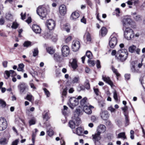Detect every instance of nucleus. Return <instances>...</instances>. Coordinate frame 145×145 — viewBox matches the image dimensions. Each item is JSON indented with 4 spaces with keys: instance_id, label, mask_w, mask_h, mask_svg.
<instances>
[{
    "instance_id": "6ab92c4d",
    "label": "nucleus",
    "mask_w": 145,
    "mask_h": 145,
    "mask_svg": "<svg viewBox=\"0 0 145 145\" xmlns=\"http://www.w3.org/2000/svg\"><path fill=\"white\" fill-rule=\"evenodd\" d=\"M70 63H71V67L73 69H76L78 67L77 60L76 59H72L71 60Z\"/></svg>"
},
{
    "instance_id": "72a5a7b5",
    "label": "nucleus",
    "mask_w": 145,
    "mask_h": 145,
    "mask_svg": "<svg viewBox=\"0 0 145 145\" xmlns=\"http://www.w3.org/2000/svg\"><path fill=\"white\" fill-rule=\"evenodd\" d=\"M86 55L89 59H91L92 58V54L90 51L87 52L86 53Z\"/></svg>"
},
{
    "instance_id": "e433bc0d",
    "label": "nucleus",
    "mask_w": 145,
    "mask_h": 145,
    "mask_svg": "<svg viewBox=\"0 0 145 145\" xmlns=\"http://www.w3.org/2000/svg\"><path fill=\"white\" fill-rule=\"evenodd\" d=\"M12 15L10 13L8 12L6 14V18L8 20H10L12 18Z\"/></svg>"
},
{
    "instance_id": "6e6552de",
    "label": "nucleus",
    "mask_w": 145,
    "mask_h": 145,
    "mask_svg": "<svg viewBox=\"0 0 145 145\" xmlns=\"http://www.w3.org/2000/svg\"><path fill=\"white\" fill-rule=\"evenodd\" d=\"M80 44L78 41L74 40L73 41L72 43V49L74 52L77 51L80 47Z\"/></svg>"
},
{
    "instance_id": "cd10ccee",
    "label": "nucleus",
    "mask_w": 145,
    "mask_h": 145,
    "mask_svg": "<svg viewBox=\"0 0 145 145\" xmlns=\"http://www.w3.org/2000/svg\"><path fill=\"white\" fill-rule=\"evenodd\" d=\"M84 38H86L88 41H90L91 40V38L90 35L88 32H86L84 36Z\"/></svg>"
},
{
    "instance_id": "79ce46f5",
    "label": "nucleus",
    "mask_w": 145,
    "mask_h": 145,
    "mask_svg": "<svg viewBox=\"0 0 145 145\" xmlns=\"http://www.w3.org/2000/svg\"><path fill=\"white\" fill-rule=\"evenodd\" d=\"M131 70L132 72H138V69H136L134 65H132L131 67Z\"/></svg>"
},
{
    "instance_id": "13d9d810",
    "label": "nucleus",
    "mask_w": 145,
    "mask_h": 145,
    "mask_svg": "<svg viewBox=\"0 0 145 145\" xmlns=\"http://www.w3.org/2000/svg\"><path fill=\"white\" fill-rule=\"evenodd\" d=\"M21 19L22 20H24L25 19V17L26 16L25 13L23 14V12H22L21 14Z\"/></svg>"
},
{
    "instance_id": "a18cd8bd",
    "label": "nucleus",
    "mask_w": 145,
    "mask_h": 145,
    "mask_svg": "<svg viewBox=\"0 0 145 145\" xmlns=\"http://www.w3.org/2000/svg\"><path fill=\"white\" fill-rule=\"evenodd\" d=\"M72 39V37L71 36H69L65 39V42L66 43H67L71 41Z\"/></svg>"
},
{
    "instance_id": "864d4df0",
    "label": "nucleus",
    "mask_w": 145,
    "mask_h": 145,
    "mask_svg": "<svg viewBox=\"0 0 145 145\" xmlns=\"http://www.w3.org/2000/svg\"><path fill=\"white\" fill-rule=\"evenodd\" d=\"M0 104H1L2 106L3 107L6 106L5 102L1 99H0Z\"/></svg>"
},
{
    "instance_id": "f8f14e48",
    "label": "nucleus",
    "mask_w": 145,
    "mask_h": 145,
    "mask_svg": "<svg viewBox=\"0 0 145 145\" xmlns=\"http://www.w3.org/2000/svg\"><path fill=\"white\" fill-rule=\"evenodd\" d=\"M106 130V127L105 126L101 124L97 127V132L100 133H104Z\"/></svg>"
},
{
    "instance_id": "dca6fc26",
    "label": "nucleus",
    "mask_w": 145,
    "mask_h": 145,
    "mask_svg": "<svg viewBox=\"0 0 145 145\" xmlns=\"http://www.w3.org/2000/svg\"><path fill=\"white\" fill-rule=\"evenodd\" d=\"M84 130L83 128L81 127H78L75 130H73V132L78 135H81L82 134Z\"/></svg>"
},
{
    "instance_id": "9d476101",
    "label": "nucleus",
    "mask_w": 145,
    "mask_h": 145,
    "mask_svg": "<svg viewBox=\"0 0 145 145\" xmlns=\"http://www.w3.org/2000/svg\"><path fill=\"white\" fill-rule=\"evenodd\" d=\"M62 54L64 57L67 56L69 53V49L67 46L64 45L62 48Z\"/></svg>"
},
{
    "instance_id": "a878e982",
    "label": "nucleus",
    "mask_w": 145,
    "mask_h": 145,
    "mask_svg": "<svg viewBox=\"0 0 145 145\" xmlns=\"http://www.w3.org/2000/svg\"><path fill=\"white\" fill-rule=\"evenodd\" d=\"M136 46L133 45H132L129 47L128 48L129 51L131 53H133L136 50Z\"/></svg>"
},
{
    "instance_id": "2eb2a0df",
    "label": "nucleus",
    "mask_w": 145,
    "mask_h": 145,
    "mask_svg": "<svg viewBox=\"0 0 145 145\" xmlns=\"http://www.w3.org/2000/svg\"><path fill=\"white\" fill-rule=\"evenodd\" d=\"M32 30L36 34L40 33L41 29L40 27L37 25L34 24L32 26Z\"/></svg>"
},
{
    "instance_id": "774afa93",
    "label": "nucleus",
    "mask_w": 145,
    "mask_h": 145,
    "mask_svg": "<svg viewBox=\"0 0 145 145\" xmlns=\"http://www.w3.org/2000/svg\"><path fill=\"white\" fill-rule=\"evenodd\" d=\"M116 51L115 50H113L111 52V55L112 56H116L117 53L116 54Z\"/></svg>"
},
{
    "instance_id": "0eeeda50",
    "label": "nucleus",
    "mask_w": 145,
    "mask_h": 145,
    "mask_svg": "<svg viewBox=\"0 0 145 145\" xmlns=\"http://www.w3.org/2000/svg\"><path fill=\"white\" fill-rule=\"evenodd\" d=\"M7 126L6 120L3 118L0 119V130L3 131L7 127Z\"/></svg>"
},
{
    "instance_id": "f3484780",
    "label": "nucleus",
    "mask_w": 145,
    "mask_h": 145,
    "mask_svg": "<svg viewBox=\"0 0 145 145\" xmlns=\"http://www.w3.org/2000/svg\"><path fill=\"white\" fill-rule=\"evenodd\" d=\"M59 12L62 15H64L66 12V8L64 5H61L59 7Z\"/></svg>"
},
{
    "instance_id": "2f4dec72",
    "label": "nucleus",
    "mask_w": 145,
    "mask_h": 145,
    "mask_svg": "<svg viewBox=\"0 0 145 145\" xmlns=\"http://www.w3.org/2000/svg\"><path fill=\"white\" fill-rule=\"evenodd\" d=\"M69 126L71 129H74L75 127V124L73 121H70L69 122Z\"/></svg>"
},
{
    "instance_id": "c756f323",
    "label": "nucleus",
    "mask_w": 145,
    "mask_h": 145,
    "mask_svg": "<svg viewBox=\"0 0 145 145\" xmlns=\"http://www.w3.org/2000/svg\"><path fill=\"white\" fill-rule=\"evenodd\" d=\"M47 133L48 135L50 136H51L53 135L54 133L53 131L47 127Z\"/></svg>"
},
{
    "instance_id": "f03ea898",
    "label": "nucleus",
    "mask_w": 145,
    "mask_h": 145,
    "mask_svg": "<svg viewBox=\"0 0 145 145\" xmlns=\"http://www.w3.org/2000/svg\"><path fill=\"white\" fill-rule=\"evenodd\" d=\"M118 36L115 33H113L110 36L109 39V44L110 47L114 48L116 45L117 42Z\"/></svg>"
},
{
    "instance_id": "20e7f679",
    "label": "nucleus",
    "mask_w": 145,
    "mask_h": 145,
    "mask_svg": "<svg viewBox=\"0 0 145 145\" xmlns=\"http://www.w3.org/2000/svg\"><path fill=\"white\" fill-rule=\"evenodd\" d=\"M82 97L79 96L77 98L74 97L71 98L69 100L68 104L69 107L71 108H73L75 106L77 105L78 104V100L81 99Z\"/></svg>"
},
{
    "instance_id": "aec40b11",
    "label": "nucleus",
    "mask_w": 145,
    "mask_h": 145,
    "mask_svg": "<svg viewBox=\"0 0 145 145\" xmlns=\"http://www.w3.org/2000/svg\"><path fill=\"white\" fill-rule=\"evenodd\" d=\"M100 134V133L97 132L96 133L92 135L93 140L95 142L98 141L100 140L101 138Z\"/></svg>"
},
{
    "instance_id": "338daca9",
    "label": "nucleus",
    "mask_w": 145,
    "mask_h": 145,
    "mask_svg": "<svg viewBox=\"0 0 145 145\" xmlns=\"http://www.w3.org/2000/svg\"><path fill=\"white\" fill-rule=\"evenodd\" d=\"M133 4H134L135 5H136L139 3V1L138 0H133Z\"/></svg>"
},
{
    "instance_id": "4c0bfd02",
    "label": "nucleus",
    "mask_w": 145,
    "mask_h": 145,
    "mask_svg": "<svg viewBox=\"0 0 145 145\" xmlns=\"http://www.w3.org/2000/svg\"><path fill=\"white\" fill-rule=\"evenodd\" d=\"M47 52L50 54H52L54 53V50L51 47H49L47 48Z\"/></svg>"
},
{
    "instance_id": "7ed1b4c3",
    "label": "nucleus",
    "mask_w": 145,
    "mask_h": 145,
    "mask_svg": "<svg viewBox=\"0 0 145 145\" xmlns=\"http://www.w3.org/2000/svg\"><path fill=\"white\" fill-rule=\"evenodd\" d=\"M124 37L127 40H131L134 37V31L130 28H126L124 32Z\"/></svg>"
},
{
    "instance_id": "69168bd1",
    "label": "nucleus",
    "mask_w": 145,
    "mask_h": 145,
    "mask_svg": "<svg viewBox=\"0 0 145 145\" xmlns=\"http://www.w3.org/2000/svg\"><path fill=\"white\" fill-rule=\"evenodd\" d=\"M35 135L33 133L32 136V141L33 144H34L35 143Z\"/></svg>"
},
{
    "instance_id": "37998d69",
    "label": "nucleus",
    "mask_w": 145,
    "mask_h": 145,
    "mask_svg": "<svg viewBox=\"0 0 145 145\" xmlns=\"http://www.w3.org/2000/svg\"><path fill=\"white\" fill-rule=\"evenodd\" d=\"M36 120L34 118L31 119L29 121V123L30 125H34L35 124Z\"/></svg>"
},
{
    "instance_id": "473e14b6",
    "label": "nucleus",
    "mask_w": 145,
    "mask_h": 145,
    "mask_svg": "<svg viewBox=\"0 0 145 145\" xmlns=\"http://www.w3.org/2000/svg\"><path fill=\"white\" fill-rule=\"evenodd\" d=\"M112 69L113 72L115 74L117 77L120 76V74L118 72L117 69H115L113 66H112Z\"/></svg>"
},
{
    "instance_id": "052dcab7",
    "label": "nucleus",
    "mask_w": 145,
    "mask_h": 145,
    "mask_svg": "<svg viewBox=\"0 0 145 145\" xmlns=\"http://www.w3.org/2000/svg\"><path fill=\"white\" fill-rule=\"evenodd\" d=\"M35 110V108L34 107H32L30 109V110H26V112L27 113L28 112H29V111H31V112Z\"/></svg>"
},
{
    "instance_id": "c85d7f7f",
    "label": "nucleus",
    "mask_w": 145,
    "mask_h": 145,
    "mask_svg": "<svg viewBox=\"0 0 145 145\" xmlns=\"http://www.w3.org/2000/svg\"><path fill=\"white\" fill-rule=\"evenodd\" d=\"M26 99L30 102H32L34 100V98L32 95L31 94H27L26 97L25 98Z\"/></svg>"
},
{
    "instance_id": "412c9836",
    "label": "nucleus",
    "mask_w": 145,
    "mask_h": 145,
    "mask_svg": "<svg viewBox=\"0 0 145 145\" xmlns=\"http://www.w3.org/2000/svg\"><path fill=\"white\" fill-rule=\"evenodd\" d=\"M79 16L78 13L77 12H73L71 15V18L73 20H75L78 18Z\"/></svg>"
},
{
    "instance_id": "8fccbe9b",
    "label": "nucleus",
    "mask_w": 145,
    "mask_h": 145,
    "mask_svg": "<svg viewBox=\"0 0 145 145\" xmlns=\"http://www.w3.org/2000/svg\"><path fill=\"white\" fill-rule=\"evenodd\" d=\"M18 24L16 22H13L11 27L12 28L16 29L18 26Z\"/></svg>"
},
{
    "instance_id": "39448f33",
    "label": "nucleus",
    "mask_w": 145,
    "mask_h": 145,
    "mask_svg": "<svg viewBox=\"0 0 145 145\" xmlns=\"http://www.w3.org/2000/svg\"><path fill=\"white\" fill-rule=\"evenodd\" d=\"M37 14L39 16L42 18L45 17L47 14V10L43 6H39L37 9Z\"/></svg>"
},
{
    "instance_id": "c03bdc74",
    "label": "nucleus",
    "mask_w": 145,
    "mask_h": 145,
    "mask_svg": "<svg viewBox=\"0 0 145 145\" xmlns=\"http://www.w3.org/2000/svg\"><path fill=\"white\" fill-rule=\"evenodd\" d=\"M88 62L89 66H93L95 65V63L94 61L89 60Z\"/></svg>"
},
{
    "instance_id": "f257e3e1",
    "label": "nucleus",
    "mask_w": 145,
    "mask_h": 145,
    "mask_svg": "<svg viewBox=\"0 0 145 145\" xmlns=\"http://www.w3.org/2000/svg\"><path fill=\"white\" fill-rule=\"evenodd\" d=\"M128 52L126 49H121L119 50L116 56V58L121 62L125 60L127 57Z\"/></svg>"
},
{
    "instance_id": "a211bd4d",
    "label": "nucleus",
    "mask_w": 145,
    "mask_h": 145,
    "mask_svg": "<svg viewBox=\"0 0 145 145\" xmlns=\"http://www.w3.org/2000/svg\"><path fill=\"white\" fill-rule=\"evenodd\" d=\"M131 21V20L129 18H124L122 21L123 26L124 27H126L129 24H130Z\"/></svg>"
},
{
    "instance_id": "5701e85b",
    "label": "nucleus",
    "mask_w": 145,
    "mask_h": 145,
    "mask_svg": "<svg viewBox=\"0 0 145 145\" xmlns=\"http://www.w3.org/2000/svg\"><path fill=\"white\" fill-rule=\"evenodd\" d=\"M87 98L85 97L83 98L80 101V104L81 105L84 107L88 105V102L87 101Z\"/></svg>"
},
{
    "instance_id": "7c9ffc66",
    "label": "nucleus",
    "mask_w": 145,
    "mask_h": 145,
    "mask_svg": "<svg viewBox=\"0 0 145 145\" xmlns=\"http://www.w3.org/2000/svg\"><path fill=\"white\" fill-rule=\"evenodd\" d=\"M24 67V65L23 64L21 63L19 65L18 67L17 70L18 71H21L22 72H24L23 68Z\"/></svg>"
},
{
    "instance_id": "393cba45",
    "label": "nucleus",
    "mask_w": 145,
    "mask_h": 145,
    "mask_svg": "<svg viewBox=\"0 0 145 145\" xmlns=\"http://www.w3.org/2000/svg\"><path fill=\"white\" fill-rule=\"evenodd\" d=\"M18 87L22 92H23L25 89V84L22 83L18 86Z\"/></svg>"
},
{
    "instance_id": "0e129e2a",
    "label": "nucleus",
    "mask_w": 145,
    "mask_h": 145,
    "mask_svg": "<svg viewBox=\"0 0 145 145\" xmlns=\"http://www.w3.org/2000/svg\"><path fill=\"white\" fill-rule=\"evenodd\" d=\"M76 114L79 115L80 114H81V110L79 108H78L76 109Z\"/></svg>"
},
{
    "instance_id": "58836bf2",
    "label": "nucleus",
    "mask_w": 145,
    "mask_h": 145,
    "mask_svg": "<svg viewBox=\"0 0 145 145\" xmlns=\"http://www.w3.org/2000/svg\"><path fill=\"white\" fill-rule=\"evenodd\" d=\"M33 56L34 57H35L37 56L39 53V51L37 48H35L34 49V51L33 52Z\"/></svg>"
},
{
    "instance_id": "3c124183",
    "label": "nucleus",
    "mask_w": 145,
    "mask_h": 145,
    "mask_svg": "<svg viewBox=\"0 0 145 145\" xmlns=\"http://www.w3.org/2000/svg\"><path fill=\"white\" fill-rule=\"evenodd\" d=\"M108 110L110 111L111 112H115L116 110L115 109L113 108V107H112V106H110L108 108Z\"/></svg>"
},
{
    "instance_id": "4be33fe9",
    "label": "nucleus",
    "mask_w": 145,
    "mask_h": 145,
    "mask_svg": "<svg viewBox=\"0 0 145 145\" xmlns=\"http://www.w3.org/2000/svg\"><path fill=\"white\" fill-rule=\"evenodd\" d=\"M107 32V30L106 28L105 27H103L100 31V34L102 36H104L106 34Z\"/></svg>"
},
{
    "instance_id": "4d7b16f0",
    "label": "nucleus",
    "mask_w": 145,
    "mask_h": 145,
    "mask_svg": "<svg viewBox=\"0 0 145 145\" xmlns=\"http://www.w3.org/2000/svg\"><path fill=\"white\" fill-rule=\"evenodd\" d=\"M93 90L95 93L96 95H99V91L98 89L94 88Z\"/></svg>"
},
{
    "instance_id": "c9c22d12",
    "label": "nucleus",
    "mask_w": 145,
    "mask_h": 145,
    "mask_svg": "<svg viewBox=\"0 0 145 145\" xmlns=\"http://www.w3.org/2000/svg\"><path fill=\"white\" fill-rule=\"evenodd\" d=\"M124 116L125 117V123L126 126L128 125L129 123V120L128 119V116L127 114H124Z\"/></svg>"
},
{
    "instance_id": "49530a36",
    "label": "nucleus",
    "mask_w": 145,
    "mask_h": 145,
    "mask_svg": "<svg viewBox=\"0 0 145 145\" xmlns=\"http://www.w3.org/2000/svg\"><path fill=\"white\" fill-rule=\"evenodd\" d=\"M113 97L115 100H118L117 94L116 90H114L113 92Z\"/></svg>"
},
{
    "instance_id": "9b49d317",
    "label": "nucleus",
    "mask_w": 145,
    "mask_h": 145,
    "mask_svg": "<svg viewBox=\"0 0 145 145\" xmlns=\"http://www.w3.org/2000/svg\"><path fill=\"white\" fill-rule=\"evenodd\" d=\"M94 108L93 106L91 105L85 106L83 108V110L86 114H89L92 113L91 109Z\"/></svg>"
},
{
    "instance_id": "423d86ee",
    "label": "nucleus",
    "mask_w": 145,
    "mask_h": 145,
    "mask_svg": "<svg viewBox=\"0 0 145 145\" xmlns=\"http://www.w3.org/2000/svg\"><path fill=\"white\" fill-rule=\"evenodd\" d=\"M46 24L47 27L50 30L53 29L56 25L55 21L52 19H50L47 20Z\"/></svg>"
},
{
    "instance_id": "1a4fd4ad",
    "label": "nucleus",
    "mask_w": 145,
    "mask_h": 145,
    "mask_svg": "<svg viewBox=\"0 0 145 145\" xmlns=\"http://www.w3.org/2000/svg\"><path fill=\"white\" fill-rule=\"evenodd\" d=\"M16 75V73L13 70H10L9 71H6L5 72L4 77L6 79H8L10 76H14Z\"/></svg>"
},
{
    "instance_id": "a19ab883",
    "label": "nucleus",
    "mask_w": 145,
    "mask_h": 145,
    "mask_svg": "<svg viewBox=\"0 0 145 145\" xmlns=\"http://www.w3.org/2000/svg\"><path fill=\"white\" fill-rule=\"evenodd\" d=\"M31 43L29 41H26L23 44V45L24 47H27L31 46Z\"/></svg>"
},
{
    "instance_id": "4468645a",
    "label": "nucleus",
    "mask_w": 145,
    "mask_h": 145,
    "mask_svg": "<svg viewBox=\"0 0 145 145\" xmlns=\"http://www.w3.org/2000/svg\"><path fill=\"white\" fill-rule=\"evenodd\" d=\"M102 79L105 82L108 84L112 87L113 86V83L110 80L109 77L103 75Z\"/></svg>"
},
{
    "instance_id": "603ef678",
    "label": "nucleus",
    "mask_w": 145,
    "mask_h": 145,
    "mask_svg": "<svg viewBox=\"0 0 145 145\" xmlns=\"http://www.w3.org/2000/svg\"><path fill=\"white\" fill-rule=\"evenodd\" d=\"M43 90L45 92L46 95L48 97L50 95V93L49 91L45 88H44Z\"/></svg>"
},
{
    "instance_id": "f704fd0d",
    "label": "nucleus",
    "mask_w": 145,
    "mask_h": 145,
    "mask_svg": "<svg viewBox=\"0 0 145 145\" xmlns=\"http://www.w3.org/2000/svg\"><path fill=\"white\" fill-rule=\"evenodd\" d=\"M118 138H123L124 139H126V137L125 135V133L124 132H123L119 133L118 134Z\"/></svg>"
},
{
    "instance_id": "09e8293b",
    "label": "nucleus",
    "mask_w": 145,
    "mask_h": 145,
    "mask_svg": "<svg viewBox=\"0 0 145 145\" xmlns=\"http://www.w3.org/2000/svg\"><path fill=\"white\" fill-rule=\"evenodd\" d=\"M79 79L78 77H74L72 80V82L73 83H77Z\"/></svg>"
},
{
    "instance_id": "bb28decb",
    "label": "nucleus",
    "mask_w": 145,
    "mask_h": 145,
    "mask_svg": "<svg viewBox=\"0 0 145 145\" xmlns=\"http://www.w3.org/2000/svg\"><path fill=\"white\" fill-rule=\"evenodd\" d=\"M8 141V140L5 138L0 139V144L5 145L7 144Z\"/></svg>"
},
{
    "instance_id": "bf43d9fd",
    "label": "nucleus",
    "mask_w": 145,
    "mask_h": 145,
    "mask_svg": "<svg viewBox=\"0 0 145 145\" xmlns=\"http://www.w3.org/2000/svg\"><path fill=\"white\" fill-rule=\"evenodd\" d=\"M8 62L7 61H4L2 62L3 66L4 67H6L7 66Z\"/></svg>"
},
{
    "instance_id": "ddd939ff",
    "label": "nucleus",
    "mask_w": 145,
    "mask_h": 145,
    "mask_svg": "<svg viewBox=\"0 0 145 145\" xmlns=\"http://www.w3.org/2000/svg\"><path fill=\"white\" fill-rule=\"evenodd\" d=\"M100 115L101 118L104 120H107L109 116V114L107 111H102Z\"/></svg>"
},
{
    "instance_id": "b1692460",
    "label": "nucleus",
    "mask_w": 145,
    "mask_h": 145,
    "mask_svg": "<svg viewBox=\"0 0 145 145\" xmlns=\"http://www.w3.org/2000/svg\"><path fill=\"white\" fill-rule=\"evenodd\" d=\"M54 59L56 61H60L62 60V58L58 53H55L54 55Z\"/></svg>"
},
{
    "instance_id": "de8ad7c7",
    "label": "nucleus",
    "mask_w": 145,
    "mask_h": 145,
    "mask_svg": "<svg viewBox=\"0 0 145 145\" xmlns=\"http://www.w3.org/2000/svg\"><path fill=\"white\" fill-rule=\"evenodd\" d=\"M19 142V139H16L13 141L11 145H17Z\"/></svg>"
},
{
    "instance_id": "e2e57ef3",
    "label": "nucleus",
    "mask_w": 145,
    "mask_h": 145,
    "mask_svg": "<svg viewBox=\"0 0 145 145\" xmlns=\"http://www.w3.org/2000/svg\"><path fill=\"white\" fill-rule=\"evenodd\" d=\"M125 77L126 79L127 80H129L130 77V74H126L125 75Z\"/></svg>"
},
{
    "instance_id": "680f3d73",
    "label": "nucleus",
    "mask_w": 145,
    "mask_h": 145,
    "mask_svg": "<svg viewBox=\"0 0 145 145\" xmlns=\"http://www.w3.org/2000/svg\"><path fill=\"white\" fill-rule=\"evenodd\" d=\"M96 65L97 68H101L100 63L99 60L97 61Z\"/></svg>"
},
{
    "instance_id": "5fc2aeb1",
    "label": "nucleus",
    "mask_w": 145,
    "mask_h": 145,
    "mask_svg": "<svg viewBox=\"0 0 145 145\" xmlns=\"http://www.w3.org/2000/svg\"><path fill=\"white\" fill-rule=\"evenodd\" d=\"M122 110L124 112V115L125 113H126H126V112L127 110L128 107L127 106H125L124 107H123L121 108Z\"/></svg>"
},
{
    "instance_id": "ea45409f",
    "label": "nucleus",
    "mask_w": 145,
    "mask_h": 145,
    "mask_svg": "<svg viewBox=\"0 0 145 145\" xmlns=\"http://www.w3.org/2000/svg\"><path fill=\"white\" fill-rule=\"evenodd\" d=\"M49 113L48 112H46L45 113L44 115H43V119L46 121H47L49 118Z\"/></svg>"
},
{
    "instance_id": "6e6d98bb",
    "label": "nucleus",
    "mask_w": 145,
    "mask_h": 145,
    "mask_svg": "<svg viewBox=\"0 0 145 145\" xmlns=\"http://www.w3.org/2000/svg\"><path fill=\"white\" fill-rule=\"evenodd\" d=\"M134 19L137 21L140 20L141 19V16L139 15L134 16Z\"/></svg>"
}]
</instances>
